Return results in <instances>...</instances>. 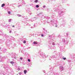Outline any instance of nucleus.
Instances as JSON below:
<instances>
[{
    "label": "nucleus",
    "instance_id": "4",
    "mask_svg": "<svg viewBox=\"0 0 75 75\" xmlns=\"http://www.w3.org/2000/svg\"><path fill=\"white\" fill-rule=\"evenodd\" d=\"M11 64H13L14 63V62H11Z\"/></svg>",
    "mask_w": 75,
    "mask_h": 75
},
{
    "label": "nucleus",
    "instance_id": "7",
    "mask_svg": "<svg viewBox=\"0 0 75 75\" xmlns=\"http://www.w3.org/2000/svg\"><path fill=\"white\" fill-rule=\"evenodd\" d=\"M36 8H39V6L38 5H36Z\"/></svg>",
    "mask_w": 75,
    "mask_h": 75
},
{
    "label": "nucleus",
    "instance_id": "14",
    "mask_svg": "<svg viewBox=\"0 0 75 75\" xmlns=\"http://www.w3.org/2000/svg\"><path fill=\"white\" fill-rule=\"evenodd\" d=\"M23 59L22 57H21V58H20V59H21V60H22Z\"/></svg>",
    "mask_w": 75,
    "mask_h": 75
},
{
    "label": "nucleus",
    "instance_id": "10",
    "mask_svg": "<svg viewBox=\"0 0 75 75\" xmlns=\"http://www.w3.org/2000/svg\"><path fill=\"white\" fill-rule=\"evenodd\" d=\"M8 14H11V12L10 11H8Z\"/></svg>",
    "mask_w": 75,
    "mask_h": 75
},
{
    "label": "nucleus",
    "instance_id": "1",
    "mask_svg": "<svg viewBox=\"0 0 75 75\" xmlns=\"http://www.w3.org/2000/svg\"><path fill=\"white\" fill-rule=\"evenodd\" d=\"M24 73L25 74L26 73L27 71L26 70H25L24 71Z\"/></svg>",
    "mask_w": 75,
    "mask_h": 75
},
{
    "label": "nucleus",
    "instance_id": "3",
    "mask_svg": "<svg viewBox=\"0 0 75 75\" xmlns=\"http://www.w3.org/2000/svg\"><path fill=\"white\" fill-rule=\"evenodd\" d=\"M4 6H5L4 4H2V5H1V7H3Z\"/></svg>",
    "mask_w": 75,
    "mask_h": 75
},
{
    "label": "nucleus",
    "instance_id": "17",
    "mask_svg": "<svg viewBox=\"0 0 75 75\" xmlns=\"http://www.w3.org/2000/svg\"><path fill=\"white\" fill-rule=\"evenodd\" d=\"M56 27H57V26H56Z\"/></svg>",
    "mask_w": 75,
    "mask_h": 75
},
{
    "label": "nucleus",
    "instance_id": "2",
    "mask_svg": "<svg viewBox=\"0 0 75 75\" xmlns=\"http://www.w3.org/2000/svg\"><path fill=\"white\" fill-rule=\"evenodd\" d=\"M33 44L35 45H36V44H37V42L35 41L33 42Z\"/></svg>",
    "mask_w": 75,
    "mask_h": 75
},
{
    "label": "nucleus",
    "instance_id": "16",
    "mask_svg": "<svg viewBox=\"0 0 75 75\" xmlns=\"http://www.w3.org/2000/svg\"><path fill=\"white\" fill-rule=\"evenodd\" d=\"M12 27H15V26H14V25H13V26H12Z\"/></svg>",
    "mask_w": 75,
    "mask_h": 75
},
{
    "label": "nucleus",
    "instance_id": "8",
    "mask_svg": "<svg viewBox=\"0 0 75 75\" xmlns=\"http://www.w3.org/2000/svg\"><path fill=\"white\" fill-rule=\"evenodd\" d=\"M26 43V41L25 40H24L23 42V43L25 44Z\"/></svg>",
    "mask_w": 75,
    "mask_h": 75
},
{
    "label": "nucleus",
    "instance_id": "12",
    "mask_svg": "<svg viewBox=\"0 0 75 75\" xmlns=\"http://www.w3.org/2000/svg\"><path fill=\"white\" fill-rule=\"evenodd\" d=\"M28 61L29 62H30V59H28Z\"/></svg>",
    "mask_w": 75,
    "mask_h": 75
},
{
    "label": "nucleus",
    "instance_id": "13",
    "mask_svg": "<svg viewBox=\"0 0 75 75\" xmlns=\"http://www.w3.org/2000/svg\"><path fill=\"white\" fill-rule=\"evenodd\" d=\"M45 6H43V8H45Z\"/></svg>",
    "mask_w": 75,
    "mask_h": 75
},
{
    "label": "nucleus",
    "instance_id": "6",
    "mask_svg": "<svg viewBox=\"0 0 75 75\" xmlns=\"http://www.w3.org/2000/svg\"><path fill=\"white\" fill-rule=\"evenodd\" d=\"M11 19H9V20H8L9 22H11Z\"/></svg>",
    "mask_w": 75,
    "mask_h": 75
},
{
    "label": "nucleus",
    "instance_id": "11",
    "mask_svg": "<svg viewBox=\"0 0 75 75\" xmlns=\"http://www.w3.org/2000/svg\"><path fill=\"white\" fill-rule=\"evenodd\" d=\"M18 17H21V15H18Z\"/></svg>",
    "mask_w": 75,
    "mask_h": 75
},
{
    "label": "nucleus",
    "instance_id": "15",
    "mask_svg": "<svg viewBox=\"0 0 75 75\" xmlns=\"http://www.w3.org/2000/svg\"><path fill=\"white\" fill-rule=\"evenodd\" d=\"M43 36H44L42 34V35H41V37H43Z\"/></svg>",
    "mask_w": 75,
    "mask_h": 75
},
{
    "label": "nucleus",
    "instance_id": "5",
    "mask_svg": "<svg viewBox=\"0 0 75 75\" xmlns=\"http://www.w3.org/2000/svg\"><path fill=\"white\" fill-rule=\"evenodd\" d=\"M35 2L36 3H38V0H35Z\"/></svg>",
    "mask_w": 75,
    "mask_h": 75
},
{
    "label": "nucleus",
    "instance_id": "9",
    "mask_svg": "<svg viewBox=\"0 0 75 75\" xmlns=\"http://www.w3.org/2000/svg\"><path fill=\"white\" fill-rule=\"evenodd\" d=\"M66 58H63V59H64V60H65L66 59Z\"/></svg>",
    "mask_w": 75,
    "mask_h": 75
}]
</instances>
